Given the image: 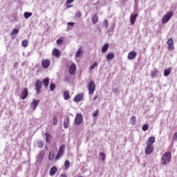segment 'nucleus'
I'll return each mask as SVG.
<instances>
[{"label":"nucleus","instance_id":"obj_1","mask_svg":"<svg viewBox=\"0 0 177 177\" xmlns=\"http://www.w3.org/2000/svg\"><path fill=\"white\" fill-rule=\"evenodd\" d=\"M156 142V138L149 137L147 141V147L145 148V154L149 156L154 151V147H153V143Z\"/></svg>","mask_w":177,"mask_h":177},{"label":"nucleus","instance_id":"obj_2","mask_svg":"<svg viewBox=\"0 0 177 177\" xmlns=\"http://www.w3.org/2000/svg\"><path fill=\"white\" fill-rule=\"evenodd\" d=\"M169 161H171V152H166L161 158V163L163 165H167V164H169Z\"/></svg>","mask_w":177,"mask_h":177},{"label":"nucleus","instance_id":"obj_3","mask_svg":"<svg viewBox=\"0 0 177 177\" xmlns=\"http://www.w3.org/2000/svg\"><path fill=\"white\" fill-rule=\"evenodd\" d=\"M87 88L88 90V94L93 95L96 89V84H95V82H93V80H91L88 82Z\"/></svg>","mask_w":177,"mask_h":177},{"label":"nucleus","instance_id":"obj_4","mask_svg":"<svg viewBox=\"0 0 177 177\" xmlns=\"http://www.w3.org/2000/svg\"><path fill=\"white\" fill-rule=\"evenodd\" d=\"M172 16H174L173 12H169L167 14H166L162 19V24H166V23L169 22Z\"/></svg>","mask_w":177,"mask_h":177},{"label":"nucleus","instance_id":"obj_5","mask_svg":"<svg viewBox=\"0 0 177 177\" xmlns=\"http://www.w3.org/2000/svg\"><path fill=\"white\" fill-rule=\"evenodd\" d=\"M64 150H66V145H62L59 149V151L56 155V160H60V157L63 156V153H64Z\"/></svg>","mask_w":177,"mask_h":177},{"label":"nucleus","instance_id":"obj_6","mask_svg":"<svg viewBox=\"0 0 177 177\" xmlns=\"http://www.w3.org/2000/svg\"><path fill=\"white\" fill-rule=\"evenodd\" d=\"M83 120H84V119L82 118V114L77 113L75 119V125H81V124H82Z\"/></svg>","mask_w":177,"mask_h":177},{"label":"nucleus","instance_id":"obj_7","mask_svg":"<svg viewBox=\"0 0 177 177\" xmlns=\"http://www.w3.org/2000/svg\"><path fill=\"white\" fill-rule=\"evenodd\" d=\"M167 44L168 45V50H174L175 49V46H174V39L169 38V39L167 41Z\"/></svg>","mask_w":177,"mask_h":177},{"label":"nucleus","instance_id":"obj_8","mask_svg":"<svg viewBox=\"0 0 177 177\" xmlns=\"http://www.w3.org/2000/svg\"><path fill=\"white\" fill-rule=\"evenodd\" d=\"M27 96H28V88H24L22 91L21 93L20 94V98L22 100H24L26 99H27Z\"/></svg>","mask_w":177,"mask_h":177},{"label":"nucleus","instance_id":"obj_9","mask_svg":"<svg viewBox=\"0 0 177 177\" xmlns=\"http://www.w3.org/2000/svg\"><path fill=\"white\" fill-rule=\"evenodd\" d=\"M48 160L51 162H56L59 159H56V153H55V151H51L49 152L48 154Z\"/></svg>","mask_w":177,"mask_h":177},{"label":"nucleus","instance_id":"obj_10","mask_svg":"<svg viewBox=\"0 0 177 177\" xmlns=\"http://www.w3.org/2000/svg\"><path fill=\"white\" fill-rule=\"evenodd\" d=\"M42 88V82L37 80L35 82V89L37 93H41V89Z\"/></svg>","mask_w":177,"mask_h":177},{"label":"nucleus","instance_id":"obj_11","mask_svg":"<svg viewBox=\"0 0 177 177\" xmlns=\"http://www.w3.org/2000/svg\"><path fill=\"white\" fill-rule=\"evenodd\" d=\"M38 104H39V100L33 99L32 102L30 104V107H32L33 111L37 109V107H38Z\"/></svg>","mask_w":177,"mask_h":177},{"label":"nucleus","instance_id":"obj_12","mask_svg":"<svg viewBox=\"0 0 177 177\" xmlns=\"http://www.w3.org/2000/svg\"><path fill=\"white\" fill-rule=\"evenodd\" d=\"M41 66L43 68H48L50 66V59H44L41 62Z\"/></svg>","mask_w":177,"mask_h":177},{"label":"nucleus","instance_id":"obj_13","mask_svg":"<svg viewBox=\"0 0 177 177\" xmlns=\"http://www.w3.org/2000/svg\"><path fill=\"white\" fill-rule=\"evenodd\" d=\"M75 73H77V66L73 64L69 68V73L71 75H75Z\"/></svg>","mask_w":177,"mask_h":177},{"label":"nucleus","instance_id":"obj_14","mask_svg":"<svg viewBox=\"0 0 177 177\" xmlns=\"http://www.w3.org/2000/svg\"><path fill=\"white\" fill-rule=\"evenodd\" d=\"M136 56H138L136 51H131L128 54L127 57L129 60H133Z\"/></svg>","mask_w":177,"mask_h":177},{"label":"nucleus","instance_id":"obj_15","mask_svg":"<svg viewBox=\"0 0 177 177\" xmlns=\"http://www.w3.org/2000/svg\"><path fill=\"white\" fill-rule=\"evenodd\" d=\"M138 14L131 15L130 16V23H131V26H133V24H135V23L136 21V17H138Z\"/></svg>","mask_w":177,"mask_h":177},{"label":"nucleus","instance_id":"obj_16","mask_svg":"<svg viewBox=\"0 0 177 177\" xmlns=\"http://www.w3.org/2000/svg\"><path fill=\"white\" fill-rule=\"evenodd\" d=\"M53 56H55V57H60L62 53H60V50L57 48H55L52 53Z\"/></svg>","mask_w":177,"mask_h":177},{"label":"nucleus","instance_id":"obj_17","mask_svg":"<svg viewBox=\"0 0 177 177\" xmlns=\"http://www.w3.org/2000/svg\"><path fill=\"white\" fill-rule=\"evenodd\" d=\"M82 99H84V93L79 94V95H76L74 98V101L76 103H78L79 102H81V100H82Z\"/></svg>","mask_w":177,"mask_h":177},{"label":"nucleus","instance_id":"obj_18","mask_svg":"<svg viewBox=\"0 0 177 177\" xmlns=\"http://www.w3.org/2000/svg\"><path fill=\"white\" fill-rule=\"evenodd\" d=\"M83 55V51H82V47H80L77 51L75 53V57L78 59V57H81V56H82Z\"/></svg>","mask_w":177,"mask_h":177},{"label":"nucleus","instance_id":"obj_19","mask_svg":"<svg viewBox=\"0 0 177 177\" xmlns=\"http://www.w3.org/2000/svg\"><path fill=\"white\" fill-rule=\"evenodd\" d=\"M56 172H57V168L56 167L53 166L50 169L49 175L50 176H53V175H55V174H56Z\"/></svg>","mask_w":177,"mask_h":177},{"label":"nucleus","instance_id":"obj_20","mask_svg":"<svg viewBox=\"0 0 177 177\" xmlns=\"http://www.w3.org/2000/svg\"><path fill=\"white\" fill-rule=\"evenodd\" d=\"M17 34H19V29H14L13 31L10 33V37L12 39H15Z\"/></svg>","mask_w":177,"mask_h":177},{"label":"nucleus","instance_id":"obj_21","mask_svg":"<svg viewBox=\"0 0 177 177\" xmlns=\"http://www.w3.org/2000/svg\"><path fill=\"white\" fill-rule=\"evenodd\" d=\"M70 92L68 91H64V100H70Z\"/></svg>","mask_w":177,"mask_h":177},{"label":"nucleus","instance_id":"obj_22","mask_svg":"<svg viewBox=\"0 0 177 177\" xmlns=\"http://www.w3.org/2000/svg\"><path fill=\"white\" fill-rule=\"evenodd\" d=\"M92 23L93 24H96V23H97L99 21V18L97 17V14H95L93 17H92Z\"/></svg>","mask_w":177,"mask_h":177},{"label":"nucleus","instance_id":"obj_23","mask_svg":"<svg viewBox=\"0 0 177 177\" xmlns=\"http://www.w3.org/2000/svg\"><path fill=\"white\" fill-rule=\"evenodd\" d=\"M43 85H44L45 88H48L49 86V77H46L42 81Z\"/></svg>","mask_w":177,"mask_h":177},{"label":"nucleus","instance_id":"obj_24","mask_svg":"<svg viewBox=\"0 0 177 177\" xmlns=\"http://www.w3.org/2000/svg\"><path fill=\"white\" fill-rule=\"evenodd\" d=\"M69 124H70V119L68 118H67L64 121V128H65V129H67L68 128Z\"/></svg>","mask_w":177,"mask_h":177},{"label":"nucleus","instance_id":"obj_25","mask_svg":"<svg viewBox=\"0 0 177 177\" xmlns=\"http://www.w3.org/2000/svg\"><path fill=\"white\" fill-rule=\"evenodd\" d=\"M107 50H109V44H105L102 48V52L103 53H106V52H107Z\"/></svg>","mask_w":177,"mask_h":177},{"label":"nucleus","instance_id":"obj_26","mask_svg":"<svg viewBox=\"0 0 177 177\" xmlns=\"http://www.w3.org/2000/svg\"><path fill=\"white\" fill-rule=\"evenodd\" d=\"M74 2V0H66V5L67 9H70V8H73V6H70V3H73Z\"/></svg>","mask_w":177,"mask_h":177},{"label":"nucleus","instance_id":"obj_27","mask_svg":"<svg viewBox=\"0 0 177 177\" xmlns=\"http://www.w3.org/2000/svg\"><path fill=\"white\" fill-rule=\"evenodd\" d=\"M114 53H110L106 55V59L107 60H111L114 59Z\"/></svg>","mask_w":177,"mask_h":177},{"label":"nucleus","instance_id":"obj_28","mask_svg":"<svg viewBox=\"0 0 177 177\" xmlns=\"http://www.w3.org/2000/svg\"><path fill=\"white\" fill-rule=\"evenodd\" d=\"M130 124H131V125H136V117L132 116L130 118Z\"/></svg>","mask_w":177,"mask_h":177},{"label":"nucleus","instance_id":"obj_29","mask_svg":"<svg viewBox=\"0 0 177 177\" xmlns=\"http://www.w3.org/2000/svg\"><path fill=\"white\" fill-rule=\"evenodd\" d=\"M21 45L24 48H27V46H28V40L24 39L22 41Z\"/></svg>","mask_w":177,"mask_h":177},{"label":"nucleus","instance_id":"obj_30","mask_svg":"<svg viewBox=\"0 0 177 177\" xmlns=\"http://www.w3.org/2000/svg\"><path fill=\"white\" fill-rule=\"evenodd\" d=\"M99 156L101 158L102 162L106 160V154L104 153H100Z\"/></svg>","mask_w":177,"mask_h":177},{"label":"nucleus","instance_id":"obj_31","mask_svg":"<svg viewBox=\"0 0 177 177\" xmlns=\"http://www.w3.org/2000/svg\"><path fill=\"white\" fill-rule=\"evenodd\" d=\"M44 157H45V152L41 151L38 155L39 160H43Z\"/></svg>","mask_w":177,"mask_h":177},{"label":"nucleus","instance_id":"obj_32","mask_svg":"<svg viewBox=\"0 0 177 177\" xmlns=\"http://www.w3.org/2000/svg\"><path fill=\"white\" fill-rule=\"evenodd\" d=\"M158 73V71L156 70V71H153L151 73V77L152 78H156V75H157V74Z\"/></svg>","mask_w":177,"mask_h":177},{"label":"nucleus","instance_id":"obj_33","mask_svg":"<svg viewBox=\"0 0 177 177\" xmlns=\"http://www.w3.org/2000/svg\"><path fill=\"white\" fill-rule=\"evenodd\" d=\"M45 136H46V142L49 143L50 142V140H49V139H50L51 136L48 133H45Z\"/></svg>","mask_w":177,"mask_h":177},{"label":"nucleus","instance_id":"obj_34","mask_svg":"<svg viewBox=\"0 0 177 177\" xmlns=\"http://www.w3.org/2000/svg\"><path fill=\"white\" fill-rule=\"evenodd\" d=\"M102 26L104 27V28H109V21L107 19L104 21Z\"/></svg>","mask_w":177,"mask_h":177},{"label":"nucleus","instance_id":"obj_35","mask_svg":"<svg viewBox=\"0 0 177 177\" xmlns=\"http://www.w3.org/2000/svg\"><path fill=\"white\" fill-rule=\"evenodd\" d=\"M169 74H171V70L165 69L164 71V75H165V77H168V75H169Z\"/></svg>","mask_w":177,"mask_h":177},{"label":"nucleus","instance_id":"obj_36","mask_svg":"<svg viewBox=\"0 0 177 177\" xmlns=\"http://www.w3.org/2000/svg\"><path fill=\"white\" fill-rule=\"evenodd\" d=\"M55 88H56V85H55L54 83H50V90L51 91V92H53V91H55Z\"/></svg>","mask_w":177,"mask_h":177},{"label":"nucleus","instance_id":"obj_37","mask_svg":"<svg viewBox=\"0 0 177 177\" xmlns=\"http://www.w3.org/2000/svg\"><path fill=\"white\" fill-rule=\"evenodd\" d=\"M64 41V37H60L59 39H58L57 40V44H58V45H62V42Z\"/></svg>","mask_w":177,"mask_h":177},{"label":"nucleus","instance_id":"obj_38","mask_svg":"<svg viewBox=\"0 0 177 177\" xmlns=\"http://www.w3.org/2000/svg\"><path fill=\"white\" fill-rule=\"evenodd\" d=\"M31 16H32V13H31V12H25L24 13L25 19H28L29 17H31Z\"/></svg>","mask_w":177,"mask_h":177},{"label":"nucleus","instance_id":"obj_39","mask_svg":"<svg viewBox=\"0 0 177 177\" xmlns=\"http://www.w3.org/2000/svg\"><path fill=\"white\" fill-rule=\"evenodd\" d=\"M53 125H57V118L56 115L53 117Z\"/></svg>","mask_w":177,"mask_h":177},{"label":"nucleus","instance_id":"obj_40","mask_svg":"<svg viewBox=\"0 0 177 177\" xmlns=\"http://www.w3.org/2000/svg\"><path fill=\"white\" fill-rule=\"evenodd\" d=\"M64 165H65L66 169H68V168H70V161L69 160H66L65 163H64Z\"/></svg>","mask_w":177,"mask_h":177},{"label":"nucleus","instance_id":"obj_41","mask_svg":"<svg viewBox=\"0 0 177 177\" xmlns=\"http://www.w3.org/2000/svg\"><path fill=\"white\" fill-rule=\"evenodd\" d=\"M95 67H97V62H95L93 64H92L90 66L89 70H93L95 68Z\"/></svg>","mask_w":177,"mask_h":177},{"label":"nucleus","instance_id":"obj_42","mask_svg":"<svg viewBox=\"0 0 177 177\" xmlns=\"http://www.w3.org/2000/svg\"><path fill=\"white\" fill-rule=\"evenodd\" d=\"M147 129H149V124H144L142 126V131H144V132H146Z\"/></svg>","mask_w":177,"mask_h":177},{"label":"nucleus","instance_id":"obj_43","mask_svg":"<svg viewBox=\"0 0 177 177\" xmlns=\"http://www.w3.org/2000/svg\"><path fill=\"white\" fill-rule=\"evenodd\" d=\"M37 146H38V147H39L40 149H42V147H44V142H39L37 143Z\"/></svg>","mask_w":177,"mask_h":177},{"label":"nucleus","instance_id":"obj_44","mask_svg":"<svg viewBox=\"0 0 177 177\" xmlns=\"http://www.w3.org/2000/svg\"><path fill=\"white\" fill-rule=\"evenodd\" d=\"M99 114V110H96L93 113V117H97V115Z\"/></svg>","mask_w":177,"mask_h":177},{"label":"nucleus","instance_id":"obj_45","mask_svg":"<svg viewBox=\"0 0 177 177\" xmlns=\"http://www.w3.org/2000/svg\"><path fill=\"white\" fill-rule=\"evenodd\" d=\"M177 139V132H176L173 136V140H176Z\"/></svg>","mask_w":177,"mask_h":177},{"label":"nucleus","instance_id":"obj_46","mask_svg":"<svg viewBox=\"0 0 177 177\" xmlns=\"http://www.w3.org/2000/svg\"><path fill=\"white\" fill-rule=\"evenodd\" d=\"M81 16H82L81 12H77L76 13V17H81Z\"/></svg>","mask_w":177,"mask_h":177},{"label":"nucleus","instance_id":"obj_47","mask_svg":"<svg viewBox=\"0 0 177 177\" xmlns=\"http://www.w3.org/2000/svg\"><path fill=\"white\" fill-rule=\"evenodd\" d=\"M68 26H71L73 27V26H74V23L73 22H69V23H68Z\"/></svg>","mask_w":177,"mask_h":177},{"label":"nucleus","instance_id":"obj_48","mask_svg":"<svg viewBox=\"0 0 177 177\" xmlns=\"http://www.w3.org/2000/svg\"><path fill=\"white\" fill-rule=\"evenodd\" d=\"M60 177H67V174H62L60 175Z\"/></svg>","mask_w":177,"mask_h":177},{"label":"nucleus","instance_id":"obj_49","mask_svg":"<svg viewBox=\"0 0 177 177\" xmlns=\"http://www.w3.org/2000/svg\"><path fill=\"white\" fill-rule=\"evenodd\" d=\"M96 99H97V95H95V96L93 97V100H96Z\"/></svg>","mask_w":177,"mask_h":177},{"label":"nucleus","instance_id":"obj_50","mask_svg":"<svg viewBox=\"0 0 177 177\" xmlns=\"http://www.w3.org/2000/svg\"><path fill=\"white\" fill-rule=\"evenodd\" d=\"M115 92H117V89H115Z\"/></svg>","mask_w":177,"mask_h":177},{"label":"nucleus","instance_id":"obj_51","mask_svg":"<svg viewBox=\"0 0 177 177\" xmlns=\"http://www.w3.org/2000/svg\"><path fill=\"white\" fill-rule=\"evenodd\" d=\"M123 1H128V0H123Z\"/></svg>","mask_w":177,"mask_h":177}]
</instances>
